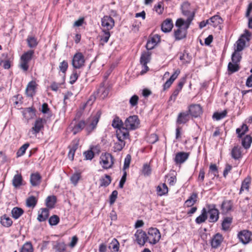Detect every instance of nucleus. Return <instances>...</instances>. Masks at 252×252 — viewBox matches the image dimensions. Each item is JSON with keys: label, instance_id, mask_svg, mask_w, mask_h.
I'll use <instances>...</instances> for the list:
<instances>
[{"label": "nucleus", "instance_id": "nucleus-1", "mask_svg": "<svg viewBox=\"0 0 252 252\" xmlns=\"http://www.w3.org/2000/svg\"><path fill=\"white\" fill-rule=\"evenodd\" d=\"M34 51L30 50L25 52L21 57L20 67L24 71H27L29 69L28 63L32 60L34 54Z\"/></svg>", "mask_w": 252, "mask_h": 252}, {"label": "nucleus", "instance_id": "nucleus-2", "mask_svg": "<svg viewBox=\"0 0 252 252\" xmlns=\"http://www.w3.org/2000/svg\"><path fill=\"white\" fill-rule=\"evenodd\" d=\"M140 121L136 115L131 116L128 117L124 123L125 130L127 131L135 130L138 128Z\"/></svg>", "mask_w": 252, "mask_h": 252}, {"label": "nucleus", "instance_id": "nucleus-3", "mask_svg": "<svg viewBox=\"0 0 252 252\" xmlns=\"http://www.w3.org/2000/svg\"><path fill=\"white\" fill-rule=\"evenodd\" d=\"M207 215L209 216L210 222H216L219 218V211L216 208L215 204H208L206 206Z\"/></svg>", "mask_w": 252, "mask_h": 252}, {"label": "nucleus", "instance_id": "nucleus-4", "mask_svg": "<svg viewBox=\"0 0 252 252\" xmlns=\"http://www.w3.org/2000/svg\"><path fill=\"white\" fill-rule=\"evenodd\" d=\"M160 233L156 228L149 229L147 235V242L152 245L157 244L160 239Z\"/></svg>", "mask_w": 252, "mask_h": 252}, {"label": "nucleus", "instance_id": "nucleus-5", "mask_svg": "<svg viewBox=\"0 0 252 252\" xmlns=\"http://www.w3.org/2000/svg\"><path fill=\"white\" fill-rule=\"evenodd\" d=\"M100 163L104 169L110 168L114 164V158L110 154L105 153L100 157Z\"/></svg>", "mask_w": 252, "mask_h": 252}, {"label": "nucleus", "instance_id": "nucleus-6", "mask_svg": "<svg viewBox=\"0 0 252 252\" xmlns=\"http://www.w3.org/2000/svg\"><path fill=\"white\" fill-rule=\"evenodd\" d=\"M250 35V32L246 30L245 33L242 35L241 37L237 41V47L235 50L238 52L242 51L245 46L246 40L249 41Z\"/></svg>", "mask_w": 252, "mask_h": 252}, {"label": "nucleus", "instance_id": "nucleus-7", "mask_svg": "<svg viewBox=\"0 0 252 252\" xmlns=\"http://www.w3.org/2000/svg\"><path fill=\"white\" fill-rule=\"evenodd\" d=\"M189 4L188 2H184L182 5V10L183 14L188 17L186 21V29L189 28V25L192 20L194 15L193 13L189 10Z\"/></svg>", "mask_w": 252, "mask_h": 252}, {"label": "nucleus", "instance_id": "nucleus-8", "mask_svg": "<svg viewBox=\"0 0 252 252\" xmlns=\"http://www.w3.org/2000/svg\"><path fill=\"white\" fill-rule=\"evenodd\" d=\"M115 25L114 20L110 16H104L101 19V26L103 30H111Z\"/></svg>", "mask_w": 252, "mask_h": 252}, {"label": "nucleus", "instance_id": "nucleus-9", "mask_svg": "<svg viewBox=\"0 0 252 252\" xmlns=\"http://www.w3.org/2000/svg\"><path fill=\"white\" fill-rule=\"evenodd\" d=\"M85 62L84 57L81 53H78L74 55L72 61V64L75 68H80L84 66Z\"/></svg>", "mask_w": 252, "mask_h": 252}, {"label": "nucleus", "instance_id": "nucleus-10", "mask_svg": "<svg viewBox=\"0 0 252 252\" xmlns=\"http://www.w3.org/2000/svg\"><path fill=\"white\" fill-rule=\"evenodd\" d=\"M151 53L150 52H143L140 58V63L144 67L145 70L141 71V74H143L145 73L149 69L148 66L147 64L150 61Z\"/></svg>", "mask_w": 252, "mask_h": 252}, {"label": "nucleus", "instance_id": "nucleus-11", "mask_svg": "<svg viewBox=\"0 0 252 252\" xmlns=\"http://www.w3.org/2000/svg\"><path fill=\"white\" fill-rule=\"evenodd\" d=\"M135 241L141 246H143L147 242V235L142 230H137L134 234Z\"/></svg>", "mask_w": 252, "mask_h": 252}, {"label": "nucleus", "instance_id": "nucleus-12", "mask_svg": "<svg viewBox=\"0 0 252 252\" xmlns=\"http://www.w3.org/2000/svg\"><path fill=\"white\" fill-rule=\"evenodd\" d=\"M101 114V112L100 111H98L92 118L91 120V123L86 126V130L89 133L92 132L96 127L100 117Z\"/></svg>", "mask_w": 252, "mask_h": 252}, {"label": "nucleus", "instance_id": "nucleus-13", "mask_svg": "<svg viewBox=\"0 0 252 252\" xmlns=\"http://www.w3.org/2000/svg\"><path fill=\"white\" fill-rule=\"evenodd\" d=\"M44 120L42 119H37L35 121L34 125L31 128L30 131L34 135H36L37 133H39L41 129H42L44 127Z\"/></svg>", "mask_w": 252, "mask_h": 252}, {"label": "nucleus", "instance_id": "nucleus-14", "mask_svg": "<svg viewBox=\"0 0 252 252\" xmlns=\"http://www.w3.org/2000/svg\"><path fill=\"white\" fill-rule=\"evenodd\" d=\"M251 235L250 231L244 230L239 233L238 237L242 243L246 244L251 241Z\"/></svg>", "mask_w": 252, "mask_h": 252}, {"label": "nucleus", "instance_id": "nucleus-15", "mask_svg": "<svg viewBox=\"0 0 252 252\" xmlns=\"http://www.w3.org/2000/svg\"><path fill=\"white\" fill-rule=\"evenodd\" d=\"M189 115L194 117H197L202 113L201 106L198 104L191 105L188 111Z\"/></svg>", "mask_w": 252, "mask_h": 252}, {"label": "nucleus", "instance_id": "nucleus-16", "mask_svg": "<svg viewBox=\"0 0 252 252\" xmlns=\"http://www.w3.org/2000/svg\"><path fill=\"white\" fill-rule=\"evenodd\" d=\"M189 157V153L179 152L176 155L174 161L177 164H181L184 163L188 158Z\"/></svg>", "mask_w": 252, "mask_h": 252}, {"label": "nucleus", "instance_id": "nucleus-17", "mask_svg": "<svg viewBox=\"0 0 252 252\" xmlns=\"http://www.w3.org/2000/svg\"><path fill=\"white\" fill-rule=\"evenodd\" d=\"M160 40V36L159 35H155L151 40L148 41L146 46L147 49L148 50L153 49Z\"/></svg>", "mask_w": 252, "mask_h": 252}, {"label": "nucleus", "instance_id": "nucleus-18", "mask_svg": "<svg viewBox=\"0 0 252 252\" xmlns=\"http://www.w3.org/2000/svg\"><path fill=\"white\" fill-rule=\"evenodd\" d=\"M189 118L190 115L188 111L181 112L178 115L176 122L178 124H185Z\"/></svg>", "mask_w": 252, "mask_h": 252}, {"label": "nucleus", "instance_id": "nucleus-19", "mask_svg": "<svg viewBox=\"0 0 252 252\" xmlns=\"http://www.w3.org/2000/svg\"><path fill=\"white\" fill-rule=\"evenodd\" d=\"M116 136L118 140V142H125L124 140L129 137V132L124 128L117 130Z\"/></svg>", "mask_w": 252, "mask_h": 252}, {"label": "nucleus", "instance_id": "nucleus-20", "mask_svg": "<svg viewBox=\"0 0 252 252\" xmlns=\"http://www.w3.org/2000/svg\"><path fill=\"white\" fill-rule=\"evenodd\" d=\"M223 241L222 236L220 233L216 234L212 238L211 241L212 247L217 248L220 246Z\"/></svg>", "mask_w": 252, "mask_h": 252}, {"label": "nucleus", "instance_id": "nucleus-21", "mask_svg": "<svg viewBox=\"0 0 252 252\" xmlns=\"http://www.w3.org/2000/svg\"><path fill=\"white\" fill-rule=\"evenodd\" d=\"M41 177L38 173H32L31 175L30 182L32 186H38L41 182Z\"/></svg>", "mask_w": 252, "mask_h": 252}, {"label": "nucleus", "instance_id": "nucleus-22", "mask_svg": "<svg viewBox=\"0 0 252 252\" xmlns=\"http://www.w3.org/2000/svg\"><path fill=\"white\" fill-rule=\"evenodd\" d=\"M36 83L31 81L28 84L26 88V93L29 96L32 97L35 93Z\"/></svg>", "mask_w": 252, "mask_h": 252}, {"label": "nucleus", "instance_id": "nucleus-23", "mask_svg": "<svg viewBox=\"0 0 252 252\" xmlns=\"http://www.w3.org/2000/svg\"><path fill=\"white\" fill-rule=\"evenodd\" d=\"M172 20L169 19L165 20L161 25V30L164 32H170L173 28Z\"/></svg>", "mask_w": 252, "mask_h": 252}, {"label": "nucleus", "instance_id": "nucleus-24", "mask_svg": "<svg viewBox=\"0 0 252 252\" xmlns=\"http://www.w3.org/2000/svg\"><path fill=\"white\" fill-rule=\"evenodd\" d=\"M222 23V18L219 15H215L209 19V24L214 27H217Z\"/></svg>", "mask_w": 252, "mask_h": 252}, {"label": "nucleus", "instance_id": "nucleus-25", "mask_svg": "<svg viewBox=\"0 0 252 252\" xmlns=\"http://www.w3.org/2000/svg\"><path fill=\"white\" fill-rule=\"evenodd\" d=\"M231 157L234 159H239L242 157L241 147L238 146H234L231 152Z\"/></svg>", "mask_w": 252, "mask_h": 252}, {"label": "nucleus", "instance_id": "nucleus-26", "mask_svg": "<svg viewBox=\"0 0 252 252\" xmlns=\"http://www.w3.org/2000/svg\"><path fill=\"white\" fill-rule=\"evenodd\" d=\"M208 218L207 215V210L205 208H203L201 210V214L195 219V222L197 224H201L204 222Z\"/></svg>", "mask_w": 252, "mask_h": 252}, {"label": "nucleus", "instance_id": "nucleus-27", "mask_svg": "<svg viewBox=\"0 0 252 252\" xmlns=\"http://www.w3.org/2000/svg\"><path fill=\"white\" fill-rule=\"evenodd\" d=\"M232 203L230 200L224 201L221 206V209L223 214H226L232 209Z\"/></svg>", "mask_w": 252, "mask_h": 252}, {"label": "nucleus", "instance_id": "nucleus-28", "mask_svg": "<svg viewBox=\"0 0 252 252\" xmlns=\"http://www.w3.org/2000/svg\"><path fill=\"white\" fill-rule=\"evenodd\" d=\"M197 198V194L196 193H192L187 199L185 203V205L187 207L192 206L196 202Z\"/></svg>", "mask_w": 252, "mask_h": 252}, {"label": "nucleus", "instance_id": "nucleus-29", "mask_svg": "<svg viewBox=\"0 0 252 252\" xmlns=\"http://www.w3.org/2000/svg\"><path fill=\"white\" fill-rule=\"evenodd\" d=\"M112 126L113 127L117 128V130L125 128L124 123L118 117H115L114 119Z\"/></svg>", "mask_w": 252, "mask_h": 252}, {"label": "nucleus", "instance_id": "nucleus-30", "mask_svg": "<svg viewBox=\"0 0 252 252\" xmlns=\"http://www.w3.org/2000/svg\"><path fill=\"white\" fill-rule=\"evenodd\" d=\"M49 217V210L47 208H42L41 209V213L38 214L37 220L39 221H44Z\"/></svg>", "mask_w": 252, "mask_h": 252}, {"label": "nucleus", "instance_id": "nucleus-31", "mask_svg": "<svg viewBox=\"0 0 252 252\" xmlns=\"http://www.w3.org/2000/svg\"><path fill=\"white\" fill-rule=\"evenodd\" d=\"M186 29V28L185 30L179 28L175 31L174 36L176 40H181L186 37L187 34Z\"/></svg>", "mask_w": 252, "mask_h": 252}, {"label": "nucleus", "instance_id": "nucleus-32", "mask_svg": "<svg viewBox=\"0 0 252 252\" xmlns=\"http://www.w3.org/2000/svg\"><path fill=\"white\" fill-rule=\"evenodd\" d=\"M22 177L20 174H17L14 175L12 180V184L15 188H18L22 184Z\"/></svg>", "mask_w": 252, "mask_h": 252}, {"label": "nucleus", "instance_id": "nucleus-33", "mask_svg": "<svg viewBox=\"0 0 252 252\" xmlns=\"http://www.w3.org/2000/svg\"><path fill=\"white\" fill-rule=\"evenodd\" d=\"M24 117L29 120L32 119L35 115L34 111L32 107L26 108L23 112Z\"/></svg>", "mask_w": 252, "mask_h": 252}, {"label": "nucleus", "instance_id": "nucleus-34", "mask_svg": "<svg viewBox=\"0 0 252 252\" xmlns=\"http://www.w3.org/2000/svg\"><path fill=\"white\" fill-rule=\"evenodd\" d=\"M0 222L3 226L8 227L12 225L13 221L9 217L4 215L1 217Z\"/></svg>", "mask_w": 252, "mask_h": 252}, {"label": "nucleus", "instance_id": "nucleus-35", "mask_svg": "<svg viewBox=\"0 0 252 252\" xmlns=\"http://www.w3.org/2000/svg\"><path fill=\"white\" fill-rule=\"evenodd\" d=\"M85 126V123L84 121H80L78 124L75 125L71 130L73 135H75L81 131Z\"/></svg>", "mask_w": 252, "mask_h": 252}, {"label": "nucleus", "instance_id": "nucleus-36", "mask_svg": "<svg viewBox=\"0 0 252 252\" xmlns=\"http://www.w3.org/2000/svg\"><path fill=\"white\" fill-rule=\"evenodd\" d=\"M252 142V137L250 135H247L242 141V145L246 149L249 148Z\"/></svg>", "mask_w": 252, "mask_h": 252}, {"label": "nucleus", "instance_id": "nucleus-37", "mask_svg": "<svg viewBox=\"0 0 252 252\" xmlns=\"http://www.w3.org/2000/svg\"><path fill=\"white\" fill-rule=\"evenodd\" d=\"M23 213V209L18 207H14L11 211L12 216L15 219H18Z\"/></svg>", "mask_w": 252, "mask_h": 252}, {"label": "nucleus", "instance_id": "nucleus-38", "mask_svg": "<svg viewBox=\"0 0 252 252\" xmlns=\"http://www.w3.org/2000/svg\"><path fill=\"white\" fill-rule=\"evenodd\" d=\"M249 130L248 126L246 124H243L242 126L236 129V132L239 138L242 137Z\"/></svg>", "mask_w": 252, "mask_h": 252}, {"label": "nucleus", "instance_id": "nucleus-39", "mask_svg": "<svg viewBox=\"0 0 252 252\" xmlns=\"http://www.w3.org/2000/svg\"><path fill=\"white\" fill-rule=\"evenodd\" d=\"M27 42L29 47L31 48H35L38 44L37 39L33 36H28Z\"/></svg>", "mask_w": 252, "mask_h": 252}, {"label": "nucleus", "instance_id": "nucleus-40", "mask_svg": "<svg viewBox=\"0 0 252 252\" xmlns=\"http://www.w3.org/2000/svg\"><path fill=\"white\" fill-rule=\"evenodd\" d=\"M100 182L101 187H107L111 183V178L109 175H105L100 179Z\"/></svg>", "mask_w": 252, "mask_h": 252}, {"label": "nucleus", "instance_id": "nucleus-41", "mask_svg": "<svg viewBox=\"0 0 252 252\" xmlns=\"http://www.w3.org/2000/svg\"><path fill=\"white\" fill-rule=\"evenodd\" d=\"M56 202V198L55 196H48L46 199V205L49 208H53Z\"/></svg>", "mask_w": 252, "mask_h": 252}, {"label": "nucleus", "instance_id": "nucleus-42", "mask_svg": "<svg viewBox=\"0 0 252 252\" xmlns=\"http://www.w3.org/2000/svg\"><path fill=\"white\" fill-rule=\"evenodd\" d=\"M157 190L158 193V195L161 196L167 193L168 191V188L165 183L162 184L161 186H158Z\"/></svg>", "mask_w": 252, "mask_h": 252}, {"label": "nucleus", "instance_id": "nucleus-43", "mask_svg": "<svg viewBox=\"0 0 252 252\" xmlns=\"http://www.w3.org/2000/svg\"><path fill=\"white\" fill-rule=\"evenodd\" d=\"M250 183L251 178L248 177L246 178H245L242 183L241 188L240 190V193H241L243 191H244V189L248 190Z\"/></svg>", "mask_w": 252, "mask_h": 252}, {"label": "nucleus", "instance_id": "nucleus-44", "mask_svg": "<svg viewBox=\"0 0 252 252\" xmlns=\"http://www.w3.org/2000/svg\"><path fill=\"white\" fill-rule=\"evenodd\" d=\"M232 222V218L226 217L223 220L221 225L223 230H228Z\"/></svg>", "mask_w": 252, "mask_h": 252}, {"label": "nucleus", "instance_id": "nucleus-45", "mask_svg": "<svg viewBox=\"0 0 252 252\" xmlns=\"http://www.w3.org/2000/svg\"><path fill=\"white\" fill-rule=\"evenodd\" d=\"M109 248L113 250L114 252H117L119 249V243L115 238L113 239L109 245Z\"/></svg>", "mask_w": 252, "mask_h": 252}, {"label": "nucleus", "instance_id": "nucleus-46", "mask_svg": "<svg viewBox=\"0 0 252 252\" xmlns=\"http://www.w3.org/2000/svg\"><path fill=\"white\" fill-rule=\"evenodd\" d=\"M239 68L238 63L230 62L228 64V70L231 73H234L238 71Z\"/></svg>", "mask_w": 252, "mask_h": 252}, {"label": "nucleus", "instance_id": "nucleus-47", "mask_svg": "<svg viewBox=\"0 0 252 252\" xmlns=\"http://www.w3.org/2000/svg\"><path fill=\"white\" fill-rule=\"evenodd\" d=\"M226 115H227V110H224V111H223L221 112H216L214 113L213 114V118L214 119H215L216 120L219 121V120H220L224 118V117H225Z\"/></svg>", "mask_w": 252, "mask_h": 252}, {"label": "nucleus", "instance_id": "nucleus-48", "mask_svg": "<svg viewBox=\"0 0 252 252\" xmlns=\"http://www.w3.org/2000/svg\"><path fill=\"white\" fill-rule=\"evenodd\" d=\"M37 199L33 196H31L27 198L26 200L27 206L29 207L33 208L37 203Z\"/></svg>", "mask_w": 252, "mask_h": 252}, {"label": "nucleus", "instance_id": "nucleus-49", "mask_svg": "<svg viewBox=\"0 0 252 252\" xmlns=\"http://www.w3.org/2000/svg\"><path fill=\"white\" fill-rule=\"evenodd\" d=\"M20 252H33V247L31 243H26L22 247Z\"/></svg>", "mask_w": 252, "mask_h": 252}, {"label": "nucleus", "instance_id": "nucleus-50", "mask_svg": "<svg viewBox=\"0 0 252 252\" xmlns=\"http://www.w3.org/2000/svg\"><path fill=\"white\" fill-rule=\"evenodd\" d=\"M54 248L57 252H63L65 250L66 246L63 242H57Z\"/></svg>", "mask_w": 252, "mask_h": 252}, {"label": "nucleus", "instance_id": "nucleus-51", "mask_svg": "<svg viewBox=\"0 0 252 252\" xmlns=\"http://www.w3.org/2000/svg\"><path fill=\"white\" fill-rule=\"evenodd\" d=\"M180 60L182 61L183 63H190L191 57L189 55V53L184 52L183 55L180 56Z\"/></svg>", "mask_w": 252, "mask_h": 252}, {"label": "nucleus", "instance_id": "nucleus-52", "mask_svg": "<svg viewBox=\"0 0 252 252\" xmlns=\"http://www.w3.org/2000/svg\"><path fill=\"white\" fill-rule=\"evenodd\" d=\"M241 59V56L238 51L235 50L234 52L232 54L231 57L232 62L233 63H239Z\"/></svg>", "mask_w": 252, "mask_h": 252}, {"label": "nucleus", "instance_id": "nucleus-53", "mask_svg": "<svg viewBox=\"0 0 252 252\" xmlns=\"http://www.w3.org/2000/svg\"><path fill=\"white\" fill-rule=\"evenodd\" d=\"M103 34L101 36V40L104 43H107L110 36V33L109 30H103Z\"/></svg>", "mask_w": 252, "mask_h": 252}, {"label": "nucleus", "instance_id": "nucleus-54", "mask_svg": "<svg viewBox=\"0 0 252 252\" xmlns=\"http://www.w3.org/2000/svg\"><path fill=\"white\" fill-rule=\"evenodd\" d=\"M29 144L27 143L21 146L17 152V156L19 157L23 155L27 148L29 147Z\"/></svg>", "mask_w": 252, "mask_h": 252}, {"label": "nucleus", "instance_id": "nucleus-55", "mask_svg": "<svg viewBox=\"0 0 252 252\" xmlns=\"http://www.w3.org/2000/svg\"><path fill=\"white\" fill-rule=\"evenodd\" d=\"M125 142H116L113 147L114 151L118 152L121 151L125 146Z\"/></svg>", "mask_w": 252, "mask_h": 252}, {"label": "nucleus", "instance_id": "nucleus-56", "mask_svg": "<svg viewBox=\"0 0 252 252\" xmlns=\"http://www.w3.org/2000/svg\"><path fill=\"white\" fill-rule=\"evenodd\" d=\"M81 178V174L79 173H76L73 174L70 177V180L71 183L75 186H76L78 181Z\"/></svg>", "mask_w": 252, "mask_h": 252}, {"label": "nucleus", "instance_id": "nucleus-57", "mask_svg": "<svg viewBox=\"0 0 252 252\" xmlns=\"http://www.w3.org/2000/svg\"><path fill=\"white\" fill-rule=\"evenodd\" d=\"M60 220L59 217L57 215L51 216L49 219V223L51 225H57Z\"/></svg>", "mask_w": 252, "mask_h": 252}, {"label": "nucleus", "instance_id": "nucleus-58", "mask_svg": "<svg viewBox=\"0 0 252 252\" xmlns=\"http://www.w3.org/2000/svg\"><path fill=\"white\" fill-rule=\"evenodd\" d=\"M98 92L102 98H104L108 94V90L103 87H100Z\"/></svg>", "mask_w": 252, "mask_h": 252}, {"label": "nucleus", "instance_id": "nucleus-59", "mask_svg": "<svg viewBox=\"0 0 252 252\" xmlns=\"http://www.w3.org/2000/svg\"><path fill=\"white\" fill-rule=\"evenodd\" d=\"M142 173L144 176H148L151 173V169L148 164H145L143 165Z\"/></svg>", "mask_w": 252, "mask_h": 252}, {"label": "nucleus", "instance_id": "nucleus-60", "mask_svg": "<svg viewBox=\"0 0 252 252\" xmlns=\"http://www.w3.org/2000/svg\"><path fill=\"white\" fill-rule=\"evenodd\" d=\"M139 97L137 95H133L129 99V103L132 107L135 106L138 103Z\"/></svg>", "mask_w": 252, "mask_h": 252}, {"label": "nucleus", "instance_id": "nucleus-61", "mask_svg": "<svg viewBox=\"0 0 252 252\" xmlns=\"http://www.w3.org/2000/svg\"><path fill=\"white\" fill-rule=\"evenodd\" d=\"M68 67L67 62L65 61H63L61 62L59 65V68L61 72L65 73Z\"/></svg>", "mask_w": 252, "mask_h": 252}, {"label": "nucleus", "instance_id": "nucleus-62", "mask_svg": "<svg viewBox=\"0 0 252 252\" xmlns=\"http://www.w3.org/2000/svg\"><path fill=\"white\" fill-rule=\"evenodd\" d=\"M78 73H77L76 70H73L72 74L71 75L70 77V81L69 82L71 84H73L75 83L78 77Z\"/></svg>", "mask_w": 252, "mask_h": 252}, {"label": "nucleus", "instance_id": "nucleus-63", "mask_svg": "<svg viewBox=\"0 0 252 252\" xmlns=\"http://www.w3.org/2000/svg\"><path fill=\"white\" fill-rule=\"evenodd\" d=\"M86 159L91 160L94 157V153L92 150L85 151L83 153Z\"/></svg>", "mask_w": 252, "mask_h": 252}, {"label": "nucleus", "instance_id": "nucleus-64", "mask_svg": "<svg viewBox=\"0 0 252 252\" xmlns=\"http://www.w3.org/2000/svg\"><path fill=\"white\" fill-rule=\"evenodd\" d=\"M158 140V135L155 133L151 134L148 138V141L150 143L154 144Z\"/></svg>", "mask_w": 252, "mask_h": 252}]
</instances>
